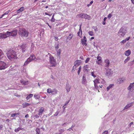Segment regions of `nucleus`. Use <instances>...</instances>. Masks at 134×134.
Segmentation results:
<instances>
[{
	"label": "nucleus",
	"mask_w": 134,
	"mask_h": 134,
	"mask_svg": "<svg viewBox=\"0 0 134 134\" xmlns=\"http://www.w3.org/2000/svg\"><path fill=\"white\" fill-rule=\"evenodd\" d=\"M34 96L35 98L36 99H38L40 98V96L39 94H35Z\"/></svg>",
	"instance_id": "nucleus-34"
},
{
	"label": "nucleus",
	"mask_w": 134,
	"mask_h": 134,
	"mask_svg": "<svg viewBox=\"0 0 134 134\" xmlns=\"http://www.w3.org/2000/svg\"><path fill=\"white\" fill-rule=\"evenodd\" d=\"M59 112L58 111H57L56 113L54 114V115L55 116H57Z\"/></svg>",
	"instance_id": "nucleus-46"
},
{
	"label": "nucleus",
	"mask_w": 134,
	"mask_h": 134,
	"mask_svg": "<svg viewBox=\"0 0 134 134\" xmlns=\"http://www.w3.org/2000/svg\"><path fill=\"white\" fill-rule=\"evenodd\" d=\"M6 53L8 58L10 60H11L12 59H16L17 58L16 52L13 50L8 51Z\"/></svg>",
	"instance_id": "nucleus-1"
},
{
	"label": "nucleus",
	"mask_w": 134,
	"mask_h": 134,
	"mask_svg": "<svg viewBox=\"0 0 134 134\" xmlns=\"http://www.w3.org/2000/svg\"><path fill=\"white\" fill-rule=\"evenodd\" d=\"M105 62L106 63L105 66L107 68H108L110 64V62L108 59H106L105 60Z\"/></svg>",
	"instance_id": "nucleus-17"
},
{
	"label": "nucleus",
	"mask_w": 134,
	"mask_h": 134,
	"mask_svg": "<svg viewBox=\"0 0 134 134\" xmlns=\"http://www.w3.org/2000/svg\"><path fill=\"white\" fill-rule=\"evenodd\" d=\"M114 84H111L109 86L107 87V91H108L111 88L114 86Z\"/></svg>",
	"instance_id": "nucleus-24"
},
{
	"label": "nucleus",
	"mask_w": 134,
	"mask_h": 134,
	"mask_svg": "<svg viewBox=\"0 0 134 134\" xmlns=\"http://www.w3.org/2000/svg\"><path fill=\"white\" fill-rule=\"evenodd\" d=\"M87 81L86 80V76L85 74H84L82 77V84L85 85L87 83Z\"/></svg>",
	"instance_id": "nucleus-13"
},
{
	"label": "nucleus",
	"mask_w": 134,
	"mask_h": 134,
	"mask_svg": "<svg viewBox=\"0 0 134 134\" xmlns=\"http://www.w3.org/2000/svg\"><path fill=\"white\" fill-rule=\"evenodd\" d=\"M55 20V19L54 18V17H53V16H52V19H51V21L52 22H54Z\"/></svg>",
	"instance_id": "nucleus-50"
},
{
	"label": "nucleus",
	"mask_w": 134,
	"mask_h": 134,
	"mask_svg": "<svg viewBox=\"0 0 134 134\" xmlns=\"http://www.w3.org/2000/svg\"><path fill=\"white\" fill-rule=\"evenodd\" d=\"M52 90L51 88H48L47 89V92L49 93H52Z\"/></svg>",
	"instance_id": "nucleus-42"
},
{
	"label": "nucleus",
	"mask_w": 134,
	"mask_h": 134,
	"mask_svg": "<svg viewBox=\"0 0 134 134\" xmlns=\"http://www.w3.org/2000/svg\"><path fill=\"white\" fill-rule=\"evenodd\" d=\"M105 75L107 76H111L113 74V71H111V69H106Z\"/></svg>",
	"instance_id": "nucleus-9"
},
{
	"label": "nucleus",
	"mask_w": 134,
	"mask_h": 134,
	"mask_svg": "<svg viewBox=\"0 0 134 134\" xmlns=\"http://www.w3.org/2000/svg\"><path fill=\"white\" fill-rule=\"evenodd\" d=\"M3 126L2 125H0V130H2V128Z\"/></svg>",
	"instance_id": "nucleus-64"
},
{
	"label": "nucleus",
	"mask_w": 134,
	"mask_h": 134,
	"mask_svg": "<svg viewBox=\"0 0 134 134\" xmlns=\"http://www.w3.org/2000/svg\"><path fill=\"white\" fill-rule=\"evenodd\" d=\"M81 71V70H78V72H77V73H78V75H79V74Z\"/></svg>",
	"instance_id": "nucleus-61"
},
{
	"label": "nucleus",
	"mask_w": 134,
	"mask_h": 134,
	"mask_svg": "<svg viewBox=\"0 0 134 134\" xmlns=\"http://www.w3.org/2000/svg\"><path fill=\"white\" fill-rule=\"evenodd\" d=\"M112 15L111 14H109L108 16V18L109 19H110Z\"/></svg>",
	"instance_id": "nucleus-49"
},
{
	"label": "nucleus",
	"mask_w": 134,
	"mask_h": 134,
	"mask_svg": "<svg viewBox=\"0 0 134 134\" xmlns=\"http://www.w3.org/2000/svg\"><path fill=\"white\" fill-rule=\"evenodd\" d=\"M126 42V40H122L121 42V43H122L123 44H124Z\"/></svg>",
	"instance_id": "nucleus-54"
},
{
	"label": "nucleus",
	"mask_w": 134,
	"mask_h": 134,
	"mask_svg": "<svg viewBox=\"0 0 134 134\" xmlns=\"http://www.w3.org/2000/svg\"><path fill=\"white\" fill-rule=\"evenodd\" d=\"M80 58L82 60H83V56H81L80 57Z\"/></svg>",
	"instance_id": "nucleus-62"
},
{
	"label": "nucleus",
	"mask_w": 134,
	"mask_h": 134,
	"mask_svg": "<svg viewBox=\"0 0 134 134\" xmlns=\"http://www.w3.org/2000/svg\"><path fill=\"white\" fill-rule=\"evenodd\" d=\"M124 79L123 78H120L118 80V82L119 83H123L124 81Z\"/></svg>",
	"instance_id": "nucleus-30"
},
{
	"label": "nucleus",
	"mask_w": 134,
	"mask_h": 134,
	"mask_svg": "<svg viewBox=\"0 0 134 134\" xmlns=\"http://www.w3.org/2000/svg\"><path fill=\"white\" fill-rule=\"evenodd\" d=\"M97 60L96 61L97 63L98 64H100L102 62L101 57L98 55L97 57Z\"/></svg>",
	"instance_id": "nucleus-14"
},
{
	"label": "nucleus",
	"mask_w": 134,
	"mask_h": 134,
	"mask_svg": "<svg viewBox=\"0 0 134 134\" xmlns=\"http://www.w3.org/2000/svg\"><path fill=\"white\" fill-rule=\"evenodd\" d=\"M20 82L21 83L24 85H27V83L28 82L27 81H25L23 80H20Z\"/></svg>",
	"instance_id": "nucleus-28"
},
{
	"label": "nucleus",
	"mask_w": 134,
	"mask_h": 134,
	"mask_svg": "<svg viewBox=\"0 0 134 134\" xmlns=\"http://www.w3.org/2000/svg\"><path fill=\"white\" fill-rule=\"evenodd\" d=\"M85 68H88V65H86L84 66Z\"/></svg>",
	"instance_id": "nucleus-59"
},
{
	"label": "nucleus",
	"mask_w": 134,
	"mask_h": 134,
	"mask_svg": "<svg viewBox=\"0 0 134 134\" xmlns=\"http://www.w3.org/2000/svg\"><path fill=\"white\" fill-rule=\"evenodd\" d=\"M127 28L125 27H121L118 32V35L120 37H122L124 36L127 33Z\"/></svg>",
	"instance_id": "nucleus-4"
},
{
	"label": "nucleus",
	"mask_w": 134,
	"mask_h": 134,
	"mask_svg": "<svg viewBox=\"0 0 134 134\" xmlns=\"http://www.w3.org/2000/svg\"><path fill=\"white\" fill-rule=\"evenodd\" d=\"M93 82H94V84H97V83H99V81L97 79H96L95 80H94V81H93Z\"/></svg>",
	"instance_id": "nucleus-40"
},
{
	"label": "nucleus",
	"mask_w": 134,
	"mask_h": 134,
	"mask_svg": "<svg viewBox=\"0 0 134 134\" xmlns=\"http://www.w3.org/2000/svg\"><path fill=\"white\" fill-rule=\"evenodd\" d=\"M91 74L92 76L93 77H96V76L94 74V72H91Z\"/></svg>",
	"instance_id": "nucleus-47"
},
{
	"label": "nucleus",
	"mask_w": 134,
	"mask_h": 134,
	"mask_svg": "<svg viewBox=\"0 0 134 134\" xmlns=\"http://www.w3.org/2000/svg\"><path fill=\"white\" fill-rule=\"evenodd\" d=\"M4 57V55L1 50L0 51V59H2V58H3ZM4 58H5V57H4Z\"/></svg>",
	"instance_id": "nucleus-27"
},
{
	"label": "nucleus",
	"mask_w": 134,
	"mask_h": 134,
	"mask_svg": "<svg viewBox=\"0 0 134 134\" xmlns=\"http://www.w3.org/2000/svg\"><path fill=\"white\" fill-rule=\"evenodd\" d=\"M19 113L12 114H11V117L14 118L15 117V116H16V115H19Z\"/></svg>",
	"instance_id": "nucleus-31"
},
{
	"label": "nucleus",
	"mask_w": 134,
	"mask_h": 134,
	"mask_svg": "<svg viewBox=\"0 0 134 134\" xmlns=\"http://www.w3.org/2000/svg\"><path fill=\"white\" fill-rule=\"evenodd\" d=\"M30 104L29 103L27 102L23 103L22 105L23 108H25L27 106H28Z\"/></svg>",
	"instance_id": "nucleus-23"
},
{
	"label": "nucleus",
	"mask_w": 134,
	"mask_h": 134,
	"mask_svg": "<svg viewBox=\"0 0 134 134\" xmlns=\"http://www.w3.org/2000/svg\"><path fill=\"white\" fill-rule=\"evenodd\" d=\"M46 56L49 58V62L51 64V66H55L56 65V62L53 56L50 53H48V54L46 55Z\"/></svg>",
	"instance_id": "nucleus-3"
},
{
	"label": "nucleus",
	"mask_w": 134,
	"mask_h": 134,
	"mask_svg": "<svg viewBox=\"0 0 134 134\" xmlns=\"http://www.w3.org/2000/svg\"><path fill=\"white\" fill-rule=\"evenodd\" d=\"M79 17L82 18H85L89 20H91L92 18L89 15L85 13H81L77 15Z\"/></svg>",
	"instance_id": "nucleus-5"
},
{
	"label": "nucleus",
	"mask_w": 134,
	"mask_h": 134,
	"mask_svg": "<svg viewBox=\"0 0 134 134\" xmlns=\"http://www.w3.org/2000/svg\"><path fill=\"white\" fill-rule=\"evenodd\" d=\"M40 115H38V114H36L34 116L35 118H38L39 117Z\"/></svg>",
	"instance_id": "nucleus-52"
},
{
	"label": "nucleus",
	"mask_w": 134,
	"mask_h": 134,
	"mask_svg": "<svg viewBox=\"0 0 134 134\" xmlns=\"http://www.w3.org/2000/svg\"><path fill=\"white\" fill-rule=\"evenodd\" d=\"M35 59V57L34 55H31L30 57L28 58L25 62L24 65H27L30 62L34 60Z\"/></svg>",
	"instance_id": "nucleus-6"
},
{
	"label": "nucleus",
	"mask_w": 134,
	"mask_h": 134,
	"mask_svg": "<svg viewBox=\"0 0 134 134\" xmlns=\"http://www.w3.org/2000/svg\"><path fill=\"white\" fill-rule=\"evenodd\" d=\"M88 33L89 34V35L91 36H93L94 35L93 32L92 31H89L88 32Z\"/></svg>",
	"instance_id": "nucleus-38"
},
{
	"label": "nucleus",
	"mask_w": 134,
	"mask_h": 134,
	"mask_svg": "<svg viewBox=\"0 0 134 134\" xmlns=\"http://www.w3.org/2000/svg\"><path fill=\"white\" fill-rule=\"evenodd\" d=\"M59 133H60L61 134H62V133L64 132V129H60L59 130Z\"/></svg>",
	"instance_id": "nucleus-39"
},
{
	"label": "nucleus",
	"mask_w": 134,
	"mask_h": 134,
	"mask_svg": "<svg viewBox=\"0 0 134 134\" xmlns=\"http://www.w3.org/2000/svg\"><path fill=\"white\" fill-rule=\"evenodd\" d=\"M71 88V87L69 86V85L66 84V89L67 92H69L70 91Z\"/></svg>",
	"instance_id": "nucleus-22"
},
{
	"label": "nucleus",
	"mask_w": 134,
	"mask_h": 134,
	"mask_svg": "<svg viewBox=\"0 0 134 134\" xmlns=\"http://www.w3.org/2000/svg\"><path fill=\"white\" fill-rule=\"evenodd\" d=\"M18 32L19 35L21 37H26L28 36V30L24 28L19 29Z\"/></svg>",
	"instance_id": "nucleus-2"
},
{
	"label": "nucleus",
	"mask_w": 134,
	"mask_h": 134,
	"mask_svg": "<svg viewBox=\"0 0 134 134\" xmlns=\"http://www.w3.org/2000/svg\"><path fill=\"white\" fill-rule=\"evenodd\" d=\"M93 3V1H91L90 3V5H91Z\"/></svg>",
	"instance_id": "nucleus-63"
},
{
	"label": "nucleus",
	"mask_w": 134,
	"mask_h": 134,
	"mask_svg": "<svg viewBox=\"0 0 134 134\" xmlns=\"http://www.w3.org/2000/svg\"><path fill=\"white\" fill-rule=\"evenodd\" d=\"M8 67L5 63L3 61H0V70L4 69Z\"/></svg>",
	"instance_id": "nucleus-7"
},
{
	"label": "nucleus",
	"mask_w": 134,
	"mask_h": 134,
	"mask_svg": "<svg viewBox=\"0 0 134 134\" xmlns=\"http://www.w3.org/2000/svg\"><path fill=\"white\" fill-rule=\"evenodd\" d=\"M94 87H95V88H96V89H98V86L97 85V84H94Z\"/></svg>",
	"instance_id": "nucleus-51"
},
{
	"label": "nucleus",
	"mask_w": 134,
	"mask_h": 134,
	"mask_svg": "<svg viewBox=\"0 0 134 134\" xmlns=\"http://www.w3.org/2000/svg\"><path fill=\"white\" fill-rule=\"evenodd\" d=\"M87 41V39L85 36H84L83 38L81 39V42L83 46H86L87 45V44L86 43Z\"/></svg>",
	"instance_id": "nucleus-11"
},
{
	"label": "nucleus",
	"mask_w": 134,
	"mask_h": 134,
	"mask_svg": "<svg viewBox=\"0 0 134 134\" xmlns=\"http://www.w3.org/2000/svg\"><path fill=\"white\" fill-rule=\"evenodd\" d=\"M36 134H40V130L39 128H37L36 130Z\"/></svg>",
	"instance_id": "nucleus-29"
},
{
	"label": "nucleus",
	"mask_w": 134,
	"mask_h": 134,
	"mask_svg": "<svg viewBox=\"0 0 134 134\" xmlns=\"http://www.w3.org/2000/svg\"><path fill=\"white\" fill-rule=\"evenodd\" d=\"M133 122H131L129 124V126L130 127H131V126L133 124Z\"/></svg>",
	"instance_id": "nucleus-55"
},
{
	"label": "nucleus",
	"mask_w": 134,
	"mask_h": 134,
	"mask_svg": "<svg viewBox=\"0 0 134 134\" xmlns=\"http://www.w3.org/2000/svg\"><path fill=\"white\" fill-rule=\"evenodd\" d=\"M134 62V60H133L132 61L129 63V66H131L133 64V62Z\"/></svg>",
	"instance_id": "nucleus-43"
},
{
	"label": "nucleus",
	"mask_w": 134,
	"mask_h": 134,
	"mask_svg": "<svg viewBox=\"0 0 134 134\" xmlns=\"http://www.w3.org/2000/svg\"><path fill=\"white\" fill-rule=\"evenodd\" d=\"M61 51V50L60 49H59L57 51V55L58 56H60V54Z\"/></svg>",
	"instance_id": "nucleus-37"
},
{
	"label": "nucleus",
	"mask_w": 134,
	"mask_h": 134,
	"mask_svg": "<svg viewBox=\"0 0 134 134\" xmlns=\"http://www.w3.org/2000/svg\"><path fill=\"white\" fill-rule=\"evenodd\" d=\"M20 129V127H18L15 130V131L16 132H18L19 131Z\"/></svg>",
	"instance_id": "nucleus-41"
},
{
	"label": "nucleus",
	"mask_w": 134,
	"mask_h": 134,
	"mask_svg": "<svg viewBox=\"0 0 134 134\" xmlns=\"http://www.w3.org/2000/svg\"><path fill=\"white\" fill-rule=\"evenodd\" d=\"M18 30H14L11 32H9V36H14L16 35L17 34Z\"/></svg>",
	"instance_id": "nucleus-10"
},
{
	"label": "nucleus",
	"mask_w": 134,
	"mask_h": 134,
	"mask_svg": "<svg viewBox=\"0 0 134 134\" xmlns=\"http://www.w3.org/2000/svg\"><path fill=\"white\" fill-rule=\"evenodd\" d=\"M67 124H68V123H67L66 122L65 123L62 124V126H66V125Z\"/></svg>",
	"instance_id": "nucleus-57"
},
{
	"label": "nucleus",
	"mask_w": 134,
	"mask_h": 134,
	"mask_svg": "<svg viewBox=\"0 0 134 134\" xmlns=\"http://www.w3.org/2000/svg\"><path fill=\"white\" fill-rule=\"evenodd\" d=\"M24 7H21L18 10H17L16 11V13H19L21 12L24 11Z\"/></svg>",
	"instance_id": "nucleus-19"
},
{
	"label": "nucleus",
	"mask_w": 134,
	"mask_h": 134,
	"mask_svg": "<svg viewBox=\"0 0 134 134\" xmlns=\"http://www.w3.org/2000/svg\"><path fill=\"white\" fill-rule=\"evenodd\" d=\"M90 58H87L86 60H85V63H87L90 60Z\"/></svg>",
	"instance_id": "nucleus-45"
},
{
	"label": "nucleus",
	"mask_w": 134,
	"mask_h": 134,
	"mask_svg": "<svg viewBox=\"0 0 134 134\" xmlns=\"http://www.w3.org/2000/svg\"><path fill=\"white\" fill-rule=\"evenodd\" d=\"M57 91L56 89H54L52 91V93L53 94H55L57 93Z\"/></svg>",
	"instance_id": "nucleus-26"
},
{
	"label": "nucleus",
	"mask_w": 134,
	"mask_h": 134,
	"mask_svg": "<svg viewBox=\"0 0 134 134\" xmlns=\"http://www.w3.org/2000/svg\"><path fill=\"white\" fill-rule=\"evenodd\" d=\"M76 65L75 64H74V66H73V68H72V72H73V71H74L76 69Z\"/></svg>",
	"instance_id": "nucleus-36"
},
{
	"label": "nucleus",
	"mask_w": 134,
	"mask_h": 134,
	"mask_svg": "<svg viewBox=\"0 0 134 134\" xmlns=\"http://www.w3.org/2000/svg\"><path fill=\"white\" fill-rule=\"evenodd\" d=\"M82 63V61L80 60H76L74 62V64H75L77 66H78L79 65L81 64Z\"/></svg>",
	"instance_id": "nucleus-16"
},
{
	"label": "nucleus",
	"mask_w": 134,
	"mask_h": 134,
	"mask_svg": "<svg viewBox=\"0 0 134 134\" xmlns=\"http://www.w3.org/2000/svg\"><path fill=\"white\" fill-rule=\"evenodd\" d=\"M81 25H80V28H79V32H81V34L82 33V30H81Z\"/></svg>",
	"instance_id": "nucleus-53"
},
{
	"label": "nucleus",
	"mask_w": 134,
	"mask_h": 134,
	"mask_svg": "<svg viewBox=\"0 0 134 134\" xmlns=\"http://www.w3.org/2000/svg\"><path fill=\"white\" fill-rule=\"evenodd\" d=\"M130 37H128L125 40H126V41H128L130 39Z\"/></svg>",
	"instance_id": "nucleus-58"
},
{
	"label": "nucleus",
	"mask_w": 134,
	"mask_h": 134,
	"mask_svg": "<svg viewBox=\"0 0 134 134\" xmlns=\"http://www.w3.org/2000/svg\"><path fill=\"white\" fill-rule=\"evenodd\" d=\"M33 96V94H30L27 96L26 97V99L28 100L29 99L31 98Z\"/></svg>",
	"instance_id": "nucleus-25"
},
{
	"label": "nucleus",
	"mask_w": 134,
	"mask_h": 134,
	"mask_svg": "<svg viewBox=\"0 0 134 134\" xmlns=\"http://www.w3.org/2000/svg\"><path fill=\"white\" fill-rule=\"evenodd\" d=\"M102 134H108V131L107 130H105L103 132Z\"/></svg>",
	"instance_id": "nucleus-48"
},
{
	"label": "nucleus",
	"mask_w": 134,
	"mask_h": 134,
	"mask_svg": "<svg viewBox=\"0 0 134 134\" xmlns=\"http://www.w3.org/2000/svg\"><path fill=\"white\" fill-rule=\"evenodd\" d=\"M9 31H7L5 34L3 33H0V38L1 39H4L9 36Z\"/></svg>",
	"instance_id": "nucleus-8"
},
{
	"label": "nucleus",
	"mask_w": 134,
	"mask_h": 134,
	"mask_svg": "<svg viewBox=\"0 0 134 134\" xmlns=\"http://www.w3.org/2000/svg\"><path fill=\"white\" fill-rule=\"evenodd\" d=\"M92 28L94 29V30L95 31H98L96 26H93L92 27Z\"/></svg>",
	"instance_id": "nucleus-44"
},
{
	"label": "nucleus",
	"mask_w": 134,
	"mask_h": 134,
	"mask_svg": "<svg viewBox=\"0 0 134 134\" xmlns=\"http://www.w3.org/2000/svg\"><path fill=\"white\" fill-rule=\"evenodd\" d=\"M44 110V108L43 107H42L39 109L38 111V115H41L43 111Z\"/></svg>",
	"instance_id": "nucleus-20"
},
{
	"label": "nucleus",
	"mask_w": 134,
	"mask_h": 134,
	"mask_svg": "<svg viewBox=\"0 0 134 134\" xmlns=\"http://www.w3.org/2000/svg\"><path fill=\"white\" fill-rule=\"evenodd\" d=\"M130 59V57H128L124 61V63L125 64Z\"/></svg>",
	"instance_id": "nucleus-33"
},
{
	"label": "nucleus",
	"mask_w": 134,
	"mask_h": 134,
	"mask_svg": "<svg viewBox=\"0 0 134 134\" xmlns=\"http://www.w3.org/2000/svg\"><path fill=\"white\" fill-rule=\"evenodd\" d=\"M134 87V82L130 83L129 86L127 87V89L128 90H130L133 88Z\"/></svg>",
	"instance_id": "nucleus-18"
},
{
	"label": "nucleus",
	"mask_w": 134,
	"mask_h": 134,
	"mask_svg": "<svg viewBox=\"0 0 134 134\" xmlns=\"http://www.w3.org/2000/svg\"><path fill=\"white\" fill-rule=\"evenodd\" d=\"M59 47L58 46V44H57L56 46H55V48L56 49H57L59 48Z\"/></svg>",
	"instance_id": "nucleus-56"
},
{
	"label": "nucleus",
	"mask_w": 134,
	"mask_h": 134,
	"mask_svg": "<svg viewBox=\"0 0 134 134\" xmlns=\"http://www.w3.org/2000/svg\"><path fill=\"white\" fill-rule=\"evenodd\" d=\"M133 104V102H131L129 104H127L124 108V110L125 109H127L129 108L132 106Z\"/></svg>",
	"instance_id": "nucleus-15"
},
{
	"label": "nucleus",
	"mask_w": 134,
	"mask_h": 134,
	"mask_svg": "<svg viewBox=\"0 0 134 134\" xmlns=\"http://www.w3.org/2000/svg\"><path fill=\"white\" fill-rule=\"evenodd\" d=\"M27 46L26 44H23L20 47V49L22 52L24 53L27 49Z\"/></svg>",
	"instance_id": "nucleus-12"
},
{
	"label": "nucleus",
	"mask_w": 134,
	"mask_h": 134,
	"mask_svg": "<svg viewBox=\"0 0 134 134\" xmlns=\"http://www.w3.org/2000/svg\"><path fill=\"white\" fill-rule=\"evenodd\" d=\"M131 53L130 50L128 49L125 52V54L126 56H128Z\"/></svg>",
	"instance_id": "nucleus-21"
},
{
	"label": "nucleus",
	"mask_w": 134,
	"mask_h": 134,
	"mask_svg": "<svg viewBox=\"0 0 134 134\" xmlns=\"http://www.w3.org/2000/svg\"><path fill=\"white\" fill-rule=\"evenodd\" d=\"M25 117L26 118H27L29 117V115L28 114H27L25 115Z\"/></svg>",
	"instance_id": "nucleus-60"
},
{
	"label": "nucleus",
	"mask_w": 134,
	"mask_h": 134,
	"mask_svg": "<svg viewBox=\"0 0 134 134\" xmlns=\"http://www.w3.org/2000/svg\"><path fill=\"white\" fill-rule=\"evenodd\" d=\"M73 36V35H72V34H70L69 35V36L68 37V39L69 40L71 39L72 38Z\"/></svg>",
	"instance_id": "nucleus-32"
},
{
	"label": "nucleus",
	"mask_w": 134,
	"mask_h": 134,
	"mask_svg": "<svg viewBox=\"0 0 134 134\" xmlns=\"http://www.w3.org/2000/svg\"><path fill=\"white\" fill-rule=\"evenodd\" d=\"M9 10L7 11V12H6L5 13H4V14H3L1 16V18H2L4 15H5L8 14L9 12Z\"/></svg>",
	"instance_id": "nucleus-35"
}]
</instances>
